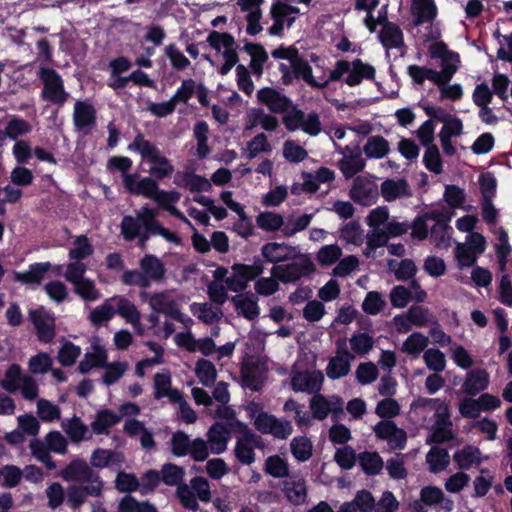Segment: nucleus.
I'll return each instance as SVG.
<instances>
[{"label":"nucleus","mask_w":512,"mask_h":512,"mask_svg":"<svg viewBox=\"0 0 512 512\" xmlns=\"http://www.w3.org/2000/svg\"><path fill=\"white\" fill-rule=\"evenodd\" d=\"M153 388L155 399L159 400L166 397L171 403L180 400V395L182 394L178 389L172 388L171 375L168 371L154 375Z\"/></svg>","instance_id":"473e14b6"},{"label":"nucleus","mask_w":512,"mask_h":512,"mask_svg":"<svg viewBox=\"0 0 512 512\" xmlns=\"http://www.w3.org/2000/svg\"><path fill=\"white\" fill-rule=\"evenodd\" d=\"M298 249L286 243L269 242L262 246L261 254L267 262L279 265L295 257Z\"/></svg>","instance_id":"b1692460"},{"label":"nucleus","mask_w":512,"mask_h":512,"mask_svg":"<svg viewBox=\"0 0 512 512\" xmlns=\"http://www.w3.org/2000/svg\"><path fill=\"white\" fill-rule=\"evenodd\" d=\"M387 220H389V209L386 206H379L372 209L366 217L367 225L372 231L366 235V242L370 247H383L388 244V237L382 228Z\"/></svg>","instance_id":"9b49d317"},{"label":"nucleus","mask_w":512,"mask_h":512,"mask_svg":"<svg viewBox=\"0 0 512 512\" xmlns=\"http://www.w3.org/2000/svg\"><path fill=\"white\" fill-rule=\"evenodd\" d=\"M429 337L421 332H413L403 342L401 351L409 356L418 357L428 349Z\"/></svg>","instance_id":"49530a36"},{"label":"nucleus","mask_w":512,"mask_h":512,"mask_svg":"<svg viewBox=\"0 0 512 512\" xmlns=\"http://www.w3.org/2000/svg\"><path fill=\"white\" fill-rule=\"evenodd\" d=\"M137 174H125L123 176V184L126 190L135 195H141L145 198H153L158 187L157 182L151 177H144L137 180Z\"/></svg>","instance_id":"393cba45"},{"label":"nucleus","mask_w":512,"mask_h":512,"mask_svg":"<svg viewBox=\"0 0 512 512\" xmlns=\"http://www.w3.org/2000/svg\"><path fill=\"white\" fill-rule=\"evenodd\" d=\"M241 435L236 437L233 453L242 465H252L256 461L255 449H263L265 444L261 436L252 432L247 424L238 423Z\"/></svg>","instance_id":"6e6552de"},{"label":"nucleus","mask_w":512,"mask_h":512,"mask_svg":"<svg viewBox=\"0 0 512 512\" xmlns=\"http://www.w3.org/2000/svg\"><path fill=\"white\" fill-rule=\"evenodd\" d=\"M420 502L427 506L442 504V508L450 512L453 509L454 502L445 498L443 491L436 486H426L420 491Z\"/></svg>","instance_id":"37998d69"},{"label":"nucleus","mask_w":512,"mask_h":512,"mask_svg":"<svg viewBox=\"0 0 512 512\" xmlns=\"http://www.w3.org/2000/svg\"><path fill=\"white\" fill-rule=\"evenodd\" d=\"M324 383V374L320 370L292 371L290 385L294 392L314 395L320 392Z\"/></svg>","instance_id":"4468645a"},{"label":"nucleus","mask_w":512,"mask_h":512,"mask_svg":"<svg viewBox=\"0 0 512 512\" xmlns=\"http://www.w3.org/2000/svg\"><path fill=\"white\" fill-rule=\"evenodd\" d=\"M363 151L369 158H383L389 152V144L382 136H373L367 140Z\"/></svg>","instance_id":"69168bd1"},{"label":"nucleus","mask_w":512,"mask_h":512,"mask_svg":"<svg viewBox=\"0 0 512 512\" xmlns=\"http://www.w3.org/2000/svg\"><path fill=\"white\" fill-rule=\"evenodd\" d=\"M263 469L266 474L273 478L289 477V464L287 460L277 454L266 458Z\"/></svg>","instance_id":"3c124183"},{"label":"nucleus","mask_w":512,"mask_h":512,"mask_svg":"<svg viewBox=\"0 0 512 512\" xmlns=\"http://www.w3.org/2000/svg\"><path fill=\"white\" fill-rule=\"evenodd\" d=\"M120 419V416L111 410H101L96 414L91 423V429L97 435L108 434L109 429L115 426Z\"/></svg>","instance_id":"de8ad7c7"},{"label":"nucleus","mask_w":512,"mask_h":512,"mask_svg":"<svg viewBox=\"0 0 512 512\" xmlns=\"http://www.w3.org/2000/svg\"><path fill=\"white\" fill-rule=\"evenodd\" d=\"M60 477L66 482L81 484L88 496L101 497L104 490V482L85 460L76 458L61 470Z\"/></svg>","instance_id":"7ed1b4c3"},{"label":"nucleus","mask_w":512,"mask_h":512,"mask_svg":"<svg viewBox=\"0 0 512 512\" xmlns=\"http://www.w3.org/2000/svg\"><path fill=\"white\" fill-rule=\"evenodd\" d=\"M123 430L130 437H137L143 448L147 450L155 448L153 434L146 429L141 421L130 419L126 421Z\"/></svg>","instance_id":"a19ab883"},{"label":"nucleus","mask_w":512,"mask_h":512,"mask_svg":"<svg viewBox=\"0 0 512 512\" xmlns=\"http://www.w3.org/2000/svg\"><path fill=\"white\" fill-rule=\"evenodd\" d=\"M209 449L213 454H222L227 450L230 440L229 430L220 422L214 423L206 433Z\"/></svg>","instance_id":"7c9ffc66"},{"label":"nucleus","mask_w":512,"mask_h":512,"mask_svg":"<svg viewBox=\"0 0 512 512\" xmlns=\"http://www.w3.org/2000/svg\"><path fill=\"white\" fill-rule=\"evenodd\" d=\"M377 439L387 442L391 450H402L407 443V433L391 420H382L373 427Z\"/></svg>","instance_id":"2eb2a0df"},{"label":"nucleus","mask_w":512,"mask_h":512,"mask_svg":"<svg viewBox=\"0 0 512 512\" xmlns=\"http://www.w3.org/2000/svg\"><path fill=\"white\" fill-rule=\"evenodd\" d=\"M254 291L260 297H270L280 290L281 281L270 271V276H258L254 280Z\"/></svg>","instance_id":"864d4df0"},{"label":"nucleus","mask_w":512,"mask_h":512,"mask_svg":"<svg viewBox=\"0 0 512 512\" xmlns=\"http://www.w3.org/2000/svg\"><path fill=\"white\" fill-rule=\"evenodd\" d=\"M286 264L274 265L271 272L283 284L294 283L303 277H307L315 272L316 267L309 254L301 253L297 250L295 257Z\"/></svg>","instance_id":"423d86ee"},{"label":"nucleus","mask_w":512,"mask_h":512,"mask_svg":"<svg viewBox=\"0 0 512 512\" xmlns=\"http://www.w3.org/2000/svg\"><path fill=\"white\" fill-rule=\"evenodd\" d=\"M349 195L356 203L362 206H370L378 199V186L372 179L358 176L353 182Z\"/></svg>","instance_id":"a211bd4d"},{"label":"nucleus","mask_w":512,"mask_h":512,"mask_svg":"<svg viewBox=\"0 0 512 512\" xmlns=\"http://www.w3.org/2000/svg\"><path fill=\"white\" fill-rule=\"evenodd\" d=\"M176 497L185 509L196 512L200 508L197 500L204 503L211 501L209 481L202 476H196L190 480L189 484L184 483L178 486Z\"/></svg>","instance_id":"0eeeda50"},{"label":"nucleus","mask_w":512,"mask_h":512,"mask_svg":"<svg viewBox=\"0 0 512 512\" xmlns=\"http://www.w3.org/2000/svg\"><path fill=\"white\" fill-rule=\"evenodd\" d=\"M93 352L86 353L83 360L79 363L80 373L87 374L93 368H103L107 361V352L100 345H93Z\"/></svg>","instance_id":"c03bdc74"},{"label":"nucleus","mask_w":512,"mask_h":512,"mask_svg":"<svg viewBox=\"0 0 512 512\" xmlns=\"http://www.w3.org/2000/svg\"><path fill=\"white\" fill-rule=\"evenodd\" d=\"M115 313L116 311L113 305V301L111 298H109L105 300L101 305L92 309L88 318L93 325L99 326L111 320Z\"/></svg>","instance_id":"680f3d73"},{"label":"nucleus","mask_w":512,"mask_h":512,"mask_svg":"<svg viewBox=\"0 0 512 512\" xmlns=\"http://www.w3.org/2000/svg\"><path fill=\"white\" fill-rule=\"evenodd\" d=\"M339 238L347 244L360 246L364 242V233L361 225L356 222H348L339 230Z\"/></svg>","instance_id":"13d9d810"},{"label":"nucleus","mask_w":512,"mask_h":512,"mask_svg":"<svg viewBox=\"0 0 512 512\" xmlns=\"http://www.w3.org/2000/svg\"><path fill=\"white\" fill-rule=\"evenodd\" d=\"M387 269L399 281L412 280L417 273V266L412 259L401 261L390 259L387 261Z\"/></svg>","instance_id":"a18cd8bd"},{"label":"nucleus","mask_w":512,"mask_h":512,"mask_svg":"<svg viewBox=\"0 0 512 512\" xmlns=\"http://www.w3.org/2000/svg\"><path fill=\"white\" fill-rule=\"evenodd\" d=\"M191 311L205 324H213L222 316L221 310L219 308H214L209 303H193L191 305Z\"/></svg>","instance_id":"bf43d9fd"},{"label":"nucleus","mask_w":512,"mask_h":512,"mask_svg":"<svg viewBox=\"0 0 512 512\" xmlns=\"http://www.w3.org/2000/svg\"><path fill=\"white\" fill-rule=\"evenodd\" d=\"M68 439L59 431L48 432L43 439L35 438L29 442L31 455L48 470L56 469L57 465L51 456V452L65 455L68 452Z\"/></svg>","instance_id":"20e7f679"},{"label":"nucleus","mask_w":512,"mask_h":512,"mask_svg":"<svg viewBox=\"0 0 512 512\" xmlns=\"http://www.w3.org/2000/svg\"><path fill=\"white\" fill-rule=\"evenodd\" d=\"M339 169L346 178H352L365 168V160L359 152L344 155L338 162Z\"/></svg>","instance_id":"8fccbe9b"},{"label":"nucleus","mask_w":512,"mask_h":512,"mask_svg":"<svg viewBox=\"0 0 512 512\" xmlns=\"http://www.w3.org/2000/svg\"><path fill=\"white\" fill-rule=\"evenodd\" d=\"M406 312L412 324L418 328L429 326L437 320L436 316L427 307L412 305Z\"/></svg>","instance_id":"4d7b16f0"},{"label":"nucleus","mask_w":512,"mask_h":512,"mask_svg":"<svg viewBox=\"0 0 512 512\" xmlns=\"http://www.w3.org/2000/svg\"><path fill=\"white\" fill-rule=\"evenodd\" d=\"M290 451L298 462H306L313 455L312 441L306 436H297L290 441Z\"/></svg>","instance_id":"09e8293b"},{"label":"nucleus","mask_w":512,"mask_h":512,"mask_svg":"<svg viewBox=\"0 0 512 512\" xmlns=\"http://www.w3.org/2000/svg\"><path fill=\"white\" fill-rule=\"evenodd\" d=\"M355 360V355L348 349L346 341L339 339L336 342L335 355L330 358L326 375L332 380L347 376L351 371V363Z\"/></svg>","instance_id":"f8f14e48"},{"label":"nucleus","mask_w":512,"mask_h":512,"mask_svg":"<svg viewBox=\"0 0 512 512\" xmlns=\"http://www.w3.org/2000/svg\"><path fill=\"white\" fill-rule=\"evenodd\" d=\"M195 374L200 383L206 387L212 386L217 378L215 365L207 359H199L195 365Z\"/></svg>","instance_id":"6e6d98bb"},{"label":"nucleus","mask_w":512,"mask_h":512,"mask_svg":"<svg viewBox=\"0 0 512 512\" xmlns=\"http://www.w3.org/2000/svg\"><path fill=\"white\" fill-rule=\"evenodd\" d=\"M282 492L292 505L299 506L307 503L308 487L304 477H288L282 482Z\"/></svg>","instance_id":"412c9836"},{"label":"nucleus","mask_w":512,"mask_h":512,"mask_svg":"<svg viewBox=\"0 0 512 512\" xmlns=\"http://www.w3.org/2000/svg\"><path fill=\"white\" fill-rule=\"evenodd\" d=\"M158 210L142 206L135 211L134 215H126L123 217L120 228L121 234L126 241L138 239L140 248H145L152 235H159L166 241L179 245L181 238L168 228H165L157 219Z\"/></svg>","instance_id":"f257e3e1"},{"label":"nucleus","mask_w":512,"mask_h":512,"mask_svg":"<svg viewBox=\"0 0 512 512\" xmlns=\"http://www.w3.org/2000/svg\"><path fill=\"white\" fill-rule=\"evenodd\" d=\"M161 480L168 486L182 485L185 476V470L173 463L164 464L160 470Z\"/></svg>","instance_id":"e2e57ef3"},{"label":"nucleus","mask_w":512,"mask_h":512,"mask_svg":"<svg viewBox=\"0 0 512 512\" xmlns=\"http://www.w3.org/2000/svg\"><path fill=\"white\" fill-rule=\"evenodd\" d=\"M411 12L414 25L420 26L432 22L437 16V7L434 0H412Z\"/></svg>","instance_id":"e433bc0d"},{"label":"nucleus","mask_w":512,"mask_h":512,"mask_svg":"<svg viewBox=\"0 0 512 512\" xmlns=\"http://www.w3.org/2000/svg\"><path fill=\"white\" fill-rule=\"evenodd\" d=\"M61 428L67 435V439L72 443H80L89 439V429L78 416H73L69 419H64L61 422Z\"/></svg>","instance_id":"ea45409f"},{"label":"nucleus","mask_w":512,"mask_h":512,"mask_svg":"<svg viewBox=\"0 0 512 512\" xmlns=\"http://www.w3.org/2000/svg\"><path fill=\"white\" fill-rule=\"evenodd\" d=\"M273 113L283 114V123L288 130L302 129L305 133L315 136L321 131V123L316 113L305 117L303 111L297 109L289 98H261Z\"/></svg>","instance_id":"f03ea898"},{"label":"nucleus","mask_w":512,"mask_h":512,"mask_svg":"<svg viewBox=\"0 0 512 512\" xmlns=\"http://www.w3.org/2000/svg\"><path fill=\"white\" fill-rule=\"evenodd\" d=\"M124 462V455L119 451L111 449L98 448L92 452L90 457V466L92 468L120 469Z\"/></svg>","instance_id":"bb28decb"},{"label":"nucleus","mask_w":512,"mask_h":512,"mask_svg":"<svg viewBox=\"0 0 512 512\" xmlns=\"http://www.w3.org/2000/svg\"><path fill=\"white\" fill-rule=\"evenodd\" d=\"M240 375L243 386L253 391L261 390L265 381V375L258 365L252 362L242 363Z\"/></svg>","instance_id":"c9c22d12"},{"label":"nucleus","mask_w":512,"mask_h":512,"mask_svg":"<svg viewBox=\"0 0 512 512\" xmlns=\"http://www.w3.org/2000/svg\"><path fill=\"white\" fill-rule=\"evenodd\" d=\"M489 383V374L484 369H475L467 373L462 384L463 393L474 396L485 390Z\"/></svg>","instance_id":"4c0bfd02"},{"label":"nucleus","mask_w":512,"mask_h":512,"mask_svg":"<svg viewBox=\"0 0 512 512\" xmlns=\"http://www.w3.org/2000/svg\"><path fill=\"white\" fill-rule=\"evenodd\" d=\"M175 342L180 348L186 349L188 352H200L204 356H210L216 352V344L210 337L196 339L190 331L178 333L175 336Z\"/></svg>","instance_id":"aec40b11"},{"label":"nucleus","mask_w":512,"mask_h":512,"mask_svg":"<svg viewBox=\"0 0 512 512\" xmlns=\"http://www.w3.org/2000/svg\"><path fill=\"white\" fill-rule=\"evenodd\" d=\"M29 319L34 325L37 338L40 342L50 343L56 335L55 317L40 307L29 312Z\"/></svg>","instance_id":"dca6fc26"},{"label":"nucleus","mask_w":512,"mask_h":512,"mask_svg":"<svg viewBox=\"0 0 512 512\" xmlns=\"http://www.w3.org/2000/svg\"><path fill=\"white\" fill-rule=\"evenodd\" d=\"M237 315L244 317L249 321H253L258 318L260 314V308L258 305L257 298L253 294L240 293L231 298Z\"/></svg>","instance_id":"2f4dec72"},{"label":"nucleus","mask_w":512,"mask_h":512,"mask_svg":"<svg viewBox=\"0 0 512 512\" xmlns=\"http://www.w3.org/2000/svg\"><path fill=\"white\" fill-rule=\"evenodd\" d=\"M426 461L429 464L430 471L438 473L448 467L450 463V456L446 449L434 446L427 453Z\"/></svg>","instance_id":"5fc2aeb1"},{"label":"nucleus","mask_w":512,"mask_h":512,"mask_svg":"<svg viewBox=\"0 0 512 512\" xmlns=\"http://www.w3.org/2000/svg\"><path fill=\"white\" fill-rule=\"evenodd\" d=\"M24 377L25 375L22 373L21 367L18 364H12L6 370L0 385L7 392L14 393L18 391Z\"/></svg>","instance_id":"052dcab7"},{"label":"nucleus","mask_w":512,"mask_h":512,"mask_svg":"<svg viewBox=\"0 0 512 512\" xmlns=\"http://www.w3.org/2000/svg\"><path fill=\"white\" fill-rule=\"evenodd\" d=\"M142 298H148V304L150 308L156 313H162L166 316L173 317L179 309V304L172 291H161L148 295L146 292L140 293Z\"/></svg>","instance_id":"4be33fe9"},{"label":"nucleus","mask_w":512,"mask_h":512,"mask_svg":"<svg viewBox=\"0 0 512 512\" xmlns=\"http://www.w3.org/2000/svg\"><path fill=\"white\" fill-rule=\"evenodd\" d=\"M454 432L452 430V422L450 420L449 410L435 418L431 435L427 438V443H444L454 439Z\"/></svg>","instance_id":"72a5a7b5"},{"label":"nucleus","mask_w":512,"mask_h":512,"mask_svg":"<svg viewBox=\"0 0 512 512\" xmlns=\"http://www.w3.org/2000/svg\"><path fill=\"white\" fill-rule=\"evenodd\" d=\"M111 300L116 306V313L119 314L127 323L136 328L141 334V313L136 305L124 296H114Z\"/></svg>","instance_id":"c85d7f7f"},{"label":"nucleus","mask_w":512,"mask_h":512,"mask_svg":"<svg viewBox=\"0 0 512 512\" xmlns=\"http://www.w3.org/2000/svg\"><path fill=\"white\" fill-rule=\"evenodd\" d=\"M139 268L143 270L150 285L152 283H161L166 278L167 270L165 264L154 254H145L139 260Z\"/></svg>","instance_id":"a878e982"},{"label":"nucleus","mask_w":512,"mask_h":512,"mask_svg":"<svg viewBox=\"0 0 512 512\" xmlns=\"http://www.w3.org/2000/svg\"><path fill=\"white\" fill-rule=\"evenodd\" d=\"M439 215L437 213H429L424 217H418L414 220L413 224L410 225V229H412L411 236L418 240H424L428 236V225L426 224V220L431 219L436 221V225L431 228V237H435L437 231H442L443 234L437 240V245L439 246L442 243H446L449 241V236L445 234V231L450 228L448 224L444 221H441Z\"/></svg>","instance_id":"f3484780"},{"label":"nucleus","mask_w":512,"mask_h":512,"mask_svg":"<svg viewBox=\"0 0 512 512\" xmlns=\"http://www.w3.org/2000/svg\"><path fill=\"white\" fill-rule=\"evenodd\" d=\"M344 401L338 395L324 396L317 392L309 401V408L314 419L323 421L329 414L337 418L343 413Z\"/></svg>","instance_id":"ddd939ff"},{"label":"nucleus","mask_w":512,"mask_h":512,"mask_svg":"<svg viewBox=\"0 0 512 512\" xmlns=\"http://www.w3.org/2000/svg\"><path fill=\"white\" fill-rule=\"evenodd\" d=\"M128 149L138 152L143 160L150 163L149 173L156 179L169 177L174 172V167L156 145L145 139L143 134L139 133L135 136Z\"/></svg>","instance_id":"39448f33"},{"label":"nucleus","mask_w":512,"mask_h":512,"mask_svg":"<svg viewBox=\"0 0 512 512\" xmlns=\"http://www.w3.org/2000/svg\"><path fill=\"white\" fill-rule=\"evenodd\" d=\"M375 74L376 70L372 65L364 63L361 59L357 58L350 63L349 74L344 81L347 85L353 87L359 85L363 79L373 80Z\"/></svg>","instance_id":"f704fd0d"},{"label":"nucleus","mask_w":512,"mask_h":512,"mask_svg":"<svg viewBox=\"0 0 512 512\" xmlns=\"http://www.w3.org/2000/svg\"><path fill=\"white\" fill-rule=\"evenodd\" d=\"M279 70L282 74L281 80L284 85L292 84L294 79H301L314 88H323L326 86V82H320L315 79L310 64L300 53L291 61L290 65L280 63Z\"/></svg>","instance_id":"1a4fd4ad"},{"label":"nucleus","mask_w":512,"mask_h":512,"mask_svg":"<svg viewBox=\"0 0 512 512\" xmlns=\"http://www.w3.org/2000/svg\"><path fill=\"white\" fill-rule=\"evenodd\" d=\"M94 252V248L85 235L77 236L73 241V247L69 250V258L71 260L81 261Z\"/></svg>","instance_id":"338daca9"},{"label":"nucleus","mask_w":512,"mask_h":512,"mask_svg":"<svg viewBox=\"0 0 512 512\" xmlns=\"http://www.w3.org/2000/svg\"><path fill=\"white\" fill-rule=\"evenodd\" d=\"M263 271L261 262H255L253 265L233 264L229 276L225 279V285L229 291L240 294L247 289L249 282L262 275Z\"/></svg>","instance_id":"9d476101"},{"label":"nucleus","mask_w":512,"mask_h":512,"mask_svg":"<svg viewBox=\"0 0 512 512\" xmlns=\"http://www.w3.org/2000/svg\"><path fill=\"white\" fill-rule=\"evenodd\" d=\"M453 459L461 469H469L481 463V452L477 447L466 446L457 451Z\"/></svg>","instance_id":"603ef678"},{"label":"nucleus","mask_w":512,"mask_h":512,"mask_svg":"<svg viewBox=\"0 0 512 512\" xmlns=\"http://www.w3.org/2000/svg\"><path fill=\"white\" fill-rule=\"evenodd\" d=\"M38 78L43 84L41 96H69L64 91L61 75L55 69L41 67L38 71Z\"/></svg>","instance_id":"5701e85b"},{"label":"nucleus","mask_w":512,"mask_h":512,"mask_svg":"<svg viewBox=\"0 0 512 512\" xmlns=\"http://www.w3.org/2000/svg\"><path fill=\"white\" fill-rule=\"evenodd\" d=\"M422 358L426 367L432 372L440 373L446 368V356L437 348L426 349Z\"/></svg>","instance_id":"0e129e2a"},{"label":"nucleus","mask_w":512,"mask_h":512,"mask_svg":"<svg viewBox=\"0 0 512 512\" xmlns=\"http://www.w3.org/2000/svg\"><path fill=\"white\" fill-rule=\"evenodd\" d=\"M380 193L386 202H394L412 196L410 185L404 178L384 180L380 186Z\"/></svg>","instance_id":"cd10ccee"},{"label":"nucleus","mask_w":512,"mask_h":512,"mask_svg":"<svg viewBox=\"0 0 512 512\" xmlns=\"http://www.w3.org/2000/svg\"><path fill=\"white\" fill-rule=\"evenodd\" d=\"M50 270H53L55 275H60L62 267L60 265L53 266L50 262L34 263L25 272H13V280L22 284L38 286Z\"/></svg>","instance_id":"6ab92c4d"},{"label":"nucleus","mask_w":512,"mask_h":512,"mask_svg":"<svg viewBox=\"0 0 512 512\" xmlns=\"http://www.w3.org/2000/svg\"><path fill=\"white\" fill-rule=\"evenodd\" d=\"M119 512H157L156 507L149 502H138L131 496L121 499L118 507Z\"/></svg>","instance_id":"774afa93"},{"label":"nucleus","mask_w":512,"mask_h":512,"mask_svg":"<svg viewBox=\"0 0 512 512\" xmlns=\"http://www.w3.org/2000/svg\"><path fill=\"white\" fill-rule=\"evenodd\" d=\"M379 40L386 49L400 48L404 45V36L400 27L390 21L382 25L379 32Z\"/></svg>","instance_id":"58836bf2"},{"label":"nucleus","mask_w":512,"mask_h":512,"mask_svg":"<svg viewBox=\"0 0 512 512\" xmlns=\"http://www.w3.org/2000/svg\"><path fill=\"white\" fill-rule=\"evenodd\" d=\"M73 120L77 130L90 133L96 123L95 108L85 101H77L74 106Z\"/></svg>","instance_id":"c756f323"},{"label":"nucleus","mask_w":512,"mask_h":512,"mask_svg":"<svg viewBox=\"0 0 512 512\" xmlns=\"http://www.w3.org/2000/svg\"><path fill=\"white\" fill-rule=\"evenodd\" d=\"M411 408L419 415H425L429 412H433L434 418L443 416V414L449 410L448 405L444 401L425 397H419L414 400L411 404Z\"/></svg>","instance_id":"79ce46f5"}]
</instances>
